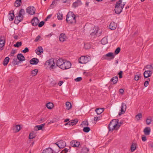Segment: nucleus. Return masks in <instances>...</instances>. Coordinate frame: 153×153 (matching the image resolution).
I'll return each mask as SVG.
<instances>
[{
	"label": "nucleus",
	"mask_w": 153,
	"mask_h": 153,
	"mask_svg": "<svg viewBox=\"0 0 153 153\" xmlns=\"http://www.w3.org/2000/svg\"><path fill=\"white\" fill-rule=\"evenodd\" d=\"M119 123L118 119L112 120L108 125L109 131L112 132L114 130H118L121 126Z\"/></svg>",
	"instance_id": "f257e3e1"
},
{
	"label": "nucleus",
	"mask_w": 153,
	"mask_h": 153,
	"mask_svg": "<svg viewBox=\"0 0 153 153\" xmlns=\"http://www.w3.org/2000/svg\"><path fill=\"white\" fill-rule=\"evenodd\" d=\"M66 21L71 25H75L76 23V16L72 12H69L66 15Z\"/></svg>",
	"instance_id": "f03ea898"
},
{
	"label": "nucleus",
	"mask_w": 153,
	"mask_h": 153,
	"mask_svg": "<svg viewBox=\"0 0 153 153\" xmlns=\"http://www.w3.org/2000/svg\"><path fill=\"white\" fill-rule=\"evenodd\" d=\"M25 60V58L24 56L21 53L18 54L17 58H14L13 59V61L12 62V63L14 65H18L19 62Z\"/></svg>",
	"instance_id": "7ed1b4c3"
},
{
	"label": "nucleus",
	"mask_w": 153,
	"mask_h": 153,
	"mask_svg": "<svg viewBox=\"0 0 153 153\" xmlns=\"http://www.w3.org/2000/svg\"><path fill=\"white\" fill-rule=\"evenodd\" d=\"M91 58L88 56H82L78 59L79 63L80 64H86L91 60Z\"/></svg>",
	"instance_id": "20e7f679"
},
{
	"label": "nucleus",
	"mask_w": 153,
	"mask_h": 153,
	"mask_svg": "<svg viewBox=\"0 0 153 153\" xmlns=\"http://www.w3.org/2000/svg\"><path fill=\"white\" fill-rule=\"evenodd\" d=\"M77 150L80 151V153H88L89 151V149L87 147H83L82 148V144L80 143L77 141Z\"/></svg>",
	"instance_id": "39448f33"
},
{
	"label": "nucleus",
	"mask_w": 153,
	"mask_h": 153,
	"mask_svg": "<svg viewBox=\"0 0 153 153\" xmlns=\"http://www.w3.org/2000/svg\"><path fill=\"white\" fill-rule=\"evenodd\" d=\"M46 65L49 66L50 69H52L56 68L55 61H54L53 58H51L47 61L45 63Z\"/></svg>",
	"instance_id": "423d86ee"
},
{
	"label": "nucleus",
	"mask_w": 153,
	"mask_h": 153,
	"mask_svg": "<svg viewBox=\"0 0 153 153\" xmlns=\"http://www.w3.org/2000/svg\"><path fill=\"white\" fill-rule=\"evenodd\" d=\"M71 64L70 62L65 60L61 69L63 70L68 69L71 68Z\"/></svg>",
	"instance_id": "0eeeda50"
},
{
	"label": "nucleus",
	"mask_w": 153,
	"mask_h": 153,
	"mask_svg": "<svg viewBox=\"0 0 153 153\" xmlns=\"http://www.w3.org/2000/svg\"><path fill=\"white\" fill-rule=\"evenodd\" d=\"M64 60L65 59L62 58H59L57 60H55V62H56V68L57 67H58L61 69L63 65Z\"/></svg>",
	"instance_id": "6e6552de"
},
{
	"label": "nucleus",
	"mask_w": 153,
	"mask_h": 153,
	"mask_svg": "<svg viewBox=\"0 0 153 153\" xmlns=\"http://www.w3.org/2000/svg\"><path fill=\"white\" fill-rule=\"evenodd\" d=\"M120 108V112L119 113V116L124 114L125 112L126 109V104L123 102H122L121 104Z\"/></svg>",
	"instance_id": "1a4fd4ad"
},
{
	"label": "nucleus",
	"mask_w": 153,
	"mask_h": 153,
	"mask_svg": "<svg viewBox=\"0 0 153 153\" xmlns=\"http://www.w3.org/2000/svg\"><path fill=\"white\" fill-rule=\"evenodd\" d=\"M35 8L33 6H29L27 8V12L30 15H33L35 13Z\"/></svg>",
	"instance_id": "9d476101"
},
{
	"label": "nucleus",
	"mask_w": 153,
	"mask_h": 153,
	"mask_svg": "<svg viewBox=\"0 0 153 153\" xmlns=\"http://www.w3.org/2000/svg\"><path fill=\"white\" fill-rule=\"evenodd\" d=\"M122 7H121L120 5L115 4L114 10L116 14H120L122 12Z\"/></svg>",
	"instance_id": "9b49d317"
},
{
	"label": "nucleus",
	"mask_w": 153,
	"mask_h": 153,
	"mask_svg": "<svg viewBox=\"0 0 153 153\" xmlns=\"http://www.w3.org/2000/svg\"><path fill=\"white\" fill-rule=\"evenodd\" d=\"M39 20L36 17H34L31 21V23L32 25L36 26L38 25L39 22Z\"/></svg>",
	"instance_id": "f8f14e48"
},
{
	"label": "nucleus",
	"mask_w": 153,
	"mask_h": 153,
	"mask_svg": "<svg viewBox=\"0 0 153 153\" xmlns=\"http://www.w3.org/2000/svg\"><path fill=\"white\" fill-rule=\"evenodd\" d=\"M152 71L151 70L145 71L143 73L145 79L148 78L151 76Z\"/></svg>",
	"instance_id": "ddd939ff"
},
{
	"label": "nucleus",
	"mask_w": 153,
	"mask_h": 153,
	"mask_svg": "<svg viewBox=\"0 0 153 153\" xmlns=\"http://www.w3.org/2000/svg\"><path fill=\"white\" fill-rule=\"evenodd\" d=\"M15 16L13 10L11 11L10 12L8 15V17L10 21H12L13 19Z\"/></svg>",
	"instance_id": "4468645a"
},
{
	"label": "nucleus",
	"mask_w": 153,
	"mask_h": 153,
	"mask_svg": "<svg viewBox=\"0 0 153 153\" xmlns=\"http://www.w3.org/2000/svg\"><path fill=\"white\" fill-rule=\"evenodd\" d=\"M65 146L66 143L64 141L62 140L59 141V143L58 144V146L60 149H62L64 148Z\"/></svg>",
	"instance_id": "2eb2a0df"
},
{
	"label": "nucleus",
	"mask_w": 153,
	"mask_h": 153,
	"mask_svg": "<svg viewBox=\"0 0 153 153\" xmlns=\"http://www.w3.org/2000/svg\"><path fill=\"white\" fill-rule=\"evenodd\" d=\"M117 26V24L114 22H111L109 26V28L111 30H115Z\"/></svg>",
	"instance_id": "dca6fc26"
},
{
	"label": "nucleus",
	"mask_w": 153,
	"mask_h": 153,
	"mask_svg": "<svg viewBox=\"0 0 153 153\" xmlns=\"http://www.w3.org/2000/svg\"><path fill=\"white\" fill-rule=\"evenodd\" d=\"M39 62V59L36 58H34L31 59L30 61V62L31 65H36Z\"/></svg>",
	"instance_id": "f3484780"
},
{
	"label": "nucleus",
	"mask_w": 153,
	"mask_h": 153,
	"mask_svg": "<svg viewBox=\"0 0 153 153\" xmlns=\"http://www.w3.org/2000/svg\"><path fill=\"white\" fill-rule=\"evenodd\" d=\"M38 49H36L35 51V52L38 55H40L43 52V49L41 46H39L38 48Z\"/></svg>",
	"instance_id": "a211bd4d"
},
{
	"label": "nucleus",
	"mask_w": 153,
	"mask_h": 153,
	"mask_svg": "<svg viewBox=\"0 0 153 153\" xmlns=\"http://www.w3.org/2000/svg\"><path fill=\"white\" fill-rule=\"evenodd\" d=\"M98 31V28L97 27H94L92 30H90L91 35L92 36L94 35L96 33H97Z\"/></svg>",
	"instance_id": "6ab92c4d"
},
{
	"label": "nucleus",
	"mask_w": 153,
	"mask_h": 153,
	"mask_svg": "<svg viewBox=\"0 0 153 153\" xmlns=\"http://www.w3.org/2000/svg\"><path fill=\"white\" fill-rule=\"evenodd\" d=\"M151 129L150 127H147L144 129L143 131L144 134L146 135H149L150 134Z\"/></svg>",
	"instance_id": "aec40b11"
},
{
	"label": "nucleus",
	"mask_w": 153,
	"mask_h": 153,
	"mask_svg": "<svg viewBox=\"0 0 153 153\" xmlns=\"http://www.w3.org/2000/svg\"><path fill=\"white\" fill-rule=\"evenodd\" d=\"M118 80V78L117 76L113 77L110 80V82H111L113 84H115L117 83Z\"/></svg>",
	"instance_id": "412c9836"
},
{
	"label": "nucleus",
	"mask_w": 153,
	"mask_h": 153,
	"mask_svg": "<svg viewBox=\"0 0 153 153\" xmlns=\"http://www.w3.org/2000/svg\"><path fill=\"white\" fill-rule=\"evenodd\" d=\"M105 110V108H97L95 110V111L96 112L97 114H100L102 113Z\"/></svg>",
	"instance_id": "4be33fe9"
},
{
	"label": "nucleus",
	"mask_w": 153,
	"mask_h": 153,
	"mask_svg": "<svg viewBox=\"0 0 153 153\" xmlns=\"http://www.w3.org/2000/svg\"><path fill=\"white\" fill-rule=\"evenodd\" d=\"M66 36L64 33H62L60 34L59 37V41L61 42H63L65 41Z\"/></svg>",
	"instance_id": "5701e85b"
},
{
	"label": "nucleus",
	"mask_w": 153,
	"mask_h": 153,
	"mask_svg": "<svg viewBox=\"0 0 153 153\" xmlns=\"http://www.w3.org/2000/svg\"><path fill=\"white\" fill-rule=\"evenodd\" d=\"M137 145L135 143H134V142L132 143L131 147V152H134L136 149V147Z\"/></svg>",
	"instance_id": "b1692460"
},
{
	"label": "nucleus",
	"mask_w": 153,
	"mask_h": 153,
	"mask_svg": "<svg viewBox=\"0 0 153 153\" xmlns=\"http://www.w3.org/2000/svg\"><path fill=\"white\" fill-rule=\"evenodd\" d=\"M25 14V11L23 9H21L19 11L18 16L19 18L22 17L23 18V15Z\"/></svg>",
	"instance_id": "393cba45"
},
{
	"label": "nucleus",
	"mask_w": 153,
	"mask_h": 153,
	"mask_svg": "<svg viewBox=\"0 0 153 153\" xmlns=\"http://www.w3.org/2000/svg\"><path fill=\"white\" fill-rule=\"evenodd\" d=\"M53 151L51 148H48L43 150L42 153H53Z\"/></svg>",
	"instance_id": "a878e982"
},
{
	"label": "nucleus",
	"mask_w": 153,
	"mask_h": 153,
	"mask_svg": "<svg viewBox=\"0 0 153 153\" xmlns=\"http://www.w3.org/2000/svg\"><path fill=\"white\" fill-rule=\"evenodd\" d=\"M21 127L20 125H16L13 126V130L16 132L19 131Z\"/></svg>",
	"instance_id": "bb28decb"
},
{
	"label": "nucleus",
	"mask_w": 153,
	"mask_h": 153,
	"mask_svg": "<svg viewBox=\"0 0 153 153\" xmlns=\"http://www.w3.org/2000/svg\"><path fill=\"white\" fill-rule=\"evenodd\" d=\"M46 106L47 107L48 109H51L53 108V105L52 103L49 102L46 104Z\"/></svg>",
	"instance_id": "cd10ccee"
},
{
	"label": "nucleus",
	"mask_w": 153,
	"mask_h": 153,
	"mask_svg": "<svg viewBox=\"0 0 153 153\" xmlns=\"http://www.w3.org/2000/svg\"><path fill=\"white\" fill-rule=\"evenodd\" d=\"M106 56H107V58L108 57H110V59H113L114 57V55L112 52H109L106 54Z\"/></svg>",
	"instance_id": "c85d7f7f"
},
{
	"label": "nucleus",
	"mask_w": 153,
	"mask_h": 153,
	"mask_svg": "<svg viewBox=\"0 0 153 153\" xmlns=\"http://www.w3.org/2000/svg\"><path fill=\"white\" fill-rule=\"evenodd\" d=\"M101 43L102 45H105L108 43L107 37H104L101 40Z\"/></svg>",
	"instance_id": "c756f323"
},
{
	"label": "nucleus",
	"mask_w": 153,
	"mask_h": 153,
	"mask_svg": "<svg viewBox=\"0 0 153 153\" xmlns=\"http://www.w3.org/2000/svg\"><path fill=\"white\" fill-rule=\"evenodd\" d=\"M22 3L21 0H16L15 3V6L16 7H19L21 5Z\"/></svg>",
	"instance_id": "7c9ffc66"
},
{
	"label": "nucleus",
	"mask_w": 153,
	"mask_h": 153,
	"mask_svg": "<svg viewBox=\"0 0 153 153\" xmlns=\"http://www.w3.org/2000/svg\"><path fill=\"white\" fill-rule=\"evenodd\" d=\"M9 58L8 57H6L3 62V64L4 65H6L8 63L9 61Z\"/></svg>",
	"instance_id": "2f4dec72"
},
{
	"label": "nucleus",
	"mask_w": 153,
	"mask_h": 153,
	"mask_svg": "<svg viewBox=\"0 0 153 153\" xmlns=\"http://www.w3.org/2000/svg\"><path fill=\"white\" fill-rule=\"evenodd\" d=\"M57 19L59 20H62L63 18V15L62 13L58 12L57 13Z\"/></svg>",
	"instance_id": "473e14b6"
},
{
	"label": "nucleus",
	"mask_w": 153,
	"mask_h": 153,
	"mask_svg": "<svg viewBox=\"0 0 153 153\" xmlns=\"http://www.w3.org/2000/svg\"><path fill=\"white\" fill-rule=\"evenodd\" d=\"M65 105H66V108L67 109L69 110L71 107V103L69 102H66V103Z\"/></svg>",
	"instance_id": "72a5a7b5"
},
{
	"label": "nucleus",
	"mask_w": 153,
	"mask_h": 153,
	"mask_svg": "<svg viewBox=\"0 0 153 153\" xmlns=\"http://www.w3.org/2000/svg\"><path fill=\"white\" fill-rule=\"evenodd\" d=\"M76 140H73L70 142V145L73 147H76Z\"/></svg>",
	"instance_id": "f704fd0d"
},
{
	"label": "nucleus",
	"mask_w": 153,
	"mask_h": 153,
	"mask_svg": "<svg viewBox=\"0 0 153 153\" xmlns=\"http://www.w3.org/2000/svg\"><path fill=\"white\" fill-rule=\"evenodd\" d=\"M90 130V129L89 127H85L83 129V131L85 133H88L89 132Z\"/></svg>",
	"instance_id": "c9c22d12"
},
{
	"label": "nucleus",
	"mask_w": 153,
	"mask_h": 153,
	"mask_svg": "<svg viewBox=\"0 0 153 153\" xmlns=\"http://www.w3.org/2000/svg\"><path fill=\"white\" fill-rule=\"evenodd\" d=\"M35 134L34 133V132H32L30 133L29 136V139H31L34 138L35 137Z\"/></svg>",
	"instance_id": "e433bc0d"
},
{
	"label": "nucleus",
	"mask_w": 153,
	"mask_h": 153,
	"mask_svg": "<svg viewBox=\"0 0 153 153\" xmlns=\"http://www.w3.org/2000/svg\"><path fill=\"white\" fill-rule=\"evenodd\" d=\"M91 48V45L88 43H86L84 44V48L86 49H88Z\"/></svg>",
	"instance_id": "4c0bfd02"
},
{
	"label": "nucleus",
	"mask_w": 153,
	"mask_h": 153,
	"mask_svg": "<svg viewBox=\"0 0 153 153\" xmlns=\"http://www.w3.org/2000/svg\"><path fill=\"white\" fill-rule=\"evenodd\" d=\"M45 123H43L40 125L36 126V127L38 128V130H40L42 129V128L45 125Z\"/></svg>",
	"instance_id": "58836bf2"
},
{
	"label": "nucleus",
	"mask_w": 153,
	"mask_h": 153,
	"mask_svg": "<svg viewBox=\"0 0 153 153\" xmlns=\"http://www.w3.org/2000/svg\"><path fill=\"white\" fill-rule=\"evenodd\" d=\"M19 16H16L15 18V20L14 21V22L15 23L18 24L19 22H20L21 21V20L20 19H19Z\"/></svg>",
	"instance_id": "ea45409f"
},
{
	"label": "nucleus",
	"mask_w": 153,
	"mask_h": 153,
	"mask_svg": "<svg viewBox=\"0 0 153 153\" xmlns=\"http://www.w3.org/2000/svg\"><path fill=\"white\" fill-rule=\"evenodd\" d=\"M22 45V42H18L16 43L14 45V46L15 47L18 48L20 46H21Z\"/></svg>",
	"instance_id": "a19ab883"
},
{
	"label": "nucleus",
	"mask_w": 153,
	"mask_h": 153,
	"mask_svg": "<svg viewBox=\"0 0 153 153\" xmlns=\"http://www.w3.org/2000/svg\"><path fill=\"white\" fill-rule=\"evenodd\" d=\"M76 119H75L74 120H71V122L70 121V126H72L76 124Z\"/></svg>",
	"instance_id": "79ce46f5"
},
{
	"label": "nucleus",
	"mask_w": 153,
	"mask_h": 153,
	"mask_svg": "<svg viewBox=\"0 0 153 153\" xmlns=\"http://www.w3.org/2000/svg\"><path fill=\"white\" fill-rule=\"evenodd\" d=\"M88 123L87 121H83L80 124L81 126H88Z\"/></svg>",
	"instance_id": "37998d69"
},
{
	"label": "nucleus",
	"mask_w": 153,
	"mask_h": 153,
	"mask_svg": "<svg viewBox=\"0 0 153 153\" xmlns=\"http://www.w3.org/2000/svg\"><path fill=\"white\" fill-rule=\"evenodd\" d=\"M38 72V70L37 69H35L31 71V74L33 75V76L36 75Z\"/></svg>",
	"instance_id": "c03bdc74"
},
{
	"label": "nucleus",
	"mask_w": 153,
	"mask_h": 153,
	"mask_svg": "<svg viewBox=\"0 0 153 153\" xmlns=\"http://www.w3.org/2000/svg\"><path fill=\"white\" fill-rule=\"evenodd\" d=\"M120 51V47H117L114 51V54L115 55L118 54Z\"/></svg>",
	"instance_id": "a18cd8bd"
},
{
	"label": "nucleus",
	"mask_w": 153,
	"mask_h": 153,
	"mask_svg": "<svg viewBox=\"0 0 153 153\" xmlns=\"http://www.w3.org/2000/svg\"><path fill=\"white\" fill-rule=\"evenodd\" d=\"M141 76L140 74L139 75H135L134 76V79L136 81H137L139 80V78H141Z\"/></svg>",
	"instance_id": "49530a36"
},
{
	"label": "nucleus",
	"mask_w": 153,
	"mask_h": 153,
	"mask_svg": "<svg viewBox=\"0 0 153 153\" xmlns=\"http://www.w3.org/2000/svg\"><path fill=\"white\" fill-rule=\"evenodd\" d=\"M142 117V114L141 113H139L136 116V118L137 120H139Z\"/></svg>",
	"instance_id": "de8ad7c7"
},
{
	"label": "nucleus",
	"mask_w": 153,
	"mask_h": 153,
	"mask_svg": "<svg viewBox=\"0 0 153 153\" xmlns=\"http://www.w3.org/2000/svg\"><path fill=\"white\" fill-rule=\"evenodd\" d=\"M16 53V50H12L10 52V55L11 56H13L14 54Z\"/></svg>",
	"instance_id": "09e8293b"
},
{
	"label": "nucleus",
	"mask_w": 153,
	"mask_h": 153,
	"mask_svg": "<svg viewBox=\"0 0 153 153\" xmlns=\"http://www.w3.org/2000/svg\"><path fill=\"white\" fill-rule=\"evenodd\" d=\"M44 24L45 22L43 21H42L39 23H38V25L39 27H41L44 25Z\"/></svg>",
	"instance_id": "8fccbe9b"
},
{
	"label": "nucleus",
	"mask_w": 153,
	"mask_h": 153,
	"mask_svg": "<svg viewBox=\"0 0 153 153\" xmlns=\"http://www.w3.org/2000/svg\"><path fill=\"white\" fill-rule=\"evenodd\" d=\"M152 121L151 119L147 118L146 121V123L147 125H149L150 124Z\"/></svg>",
	"instance_id": "3c124183"
},
{
	"label": "nucleus",
	"mask_w": 153,
	"mask_h": 153,
	"mask_svg": "<svg viewBox=\"0 0 153 153\" xmlns=\"http://www.w3.org/2000/svg\"><path fill=\"white\" fill-rule=\"evenodd\" d=\"M57 3V1H55V0H54L52 1V4H51L50 7L52 8H53L54 7L52 6L54 5L55 4H56Z\"/></svg>",
	"instance_id": "603ef678"
},
{
	"label": "nucleus",
	"mask_w": 153,
	"mask_h": 153,
	"mask_svg": "<svg viewBox=\"0 0 153 153\" xmlns=\"http://www.w3.org/2000/svg\"><path fill=\"white\" fill-rule=\"evenodd\" d=\"M29 51V49L27 47H26L25 48V49L22 51V52H23L24 53H26L27 52H28Z\"/></svg>",
	"instance_id": "864d4df0"
},
{
	"label": "nucleus",
	"mask_w": 153,
	"mask_h": 153,
	"mask_svg": "<svg viewBox=\"0 0 153 153\" xmlns=\"http://www.w3.org/2000/svg\"><path fill=\"white\" fill-rule=\"evenodd\" d=\"M5 41L0 38V45H2L3 46L4 45Z\"/></svg>",
	"instance_id": "5fc2aeb1"
},
{
	"label": "nucleus",
	"mask_w": 153,
	"mask_h": 153,
	"mask_svg": "<svg viewBox=\"0 0 153 153\" xmlns=\"http://www.w3.org/2000/svg\"><path fill=\"white\" fill-rule=\"evenodd\" d=\"M123 73V72L122 71H120L118 73V74L119 76V77L120 79H121L122 78V74Z\"/></svg>",
	"instance_id": "6e6d98bb"
},
{
	"label": "nucleus",
	"mask_w": 153,
	"mask_h": 153,
	"mask_svg": "<svg viewBox=\"0 0 153 153\" xmlns=\"http://www.w3.org/2000/svg\"><path fill=\"white\" fill-rule=\"evenodd\" d=\"M68 150V149L65 148L61 152V153H67Z\"/></svg>",
	"instance_id": "4d7b16f0"
},
{
	"label": "nucleus",
	"mask_w": 153,
	"mask_h": 153,
	"mask_svg": "<svg viewBox=\"0 0 153 153\" xmlns=\"http://www.w3.org/2000/svg\"><path fill=\"white\" fill-rule=\"evenodd\" d=\"M147 68L151 70H153V67L152 66V65H147L146 66Z\"/></svg>",
	"instance_id": "13d9d810"
},
{
	"label": "nucleus",
	"mask_w": 153,
	"mask_h": 153,
	"mask_svg": "<svg viewBox=\"0 0 153 153\" xmlns=\"http://www.w3.org/2000/svg\"><path fill=\"white\" fill-rule=\"evenodd\" d=\"M108 59L107 58V56H106V54L103 55L101 58V60H104L105 59Z\"/></svg>",
	"instance_id": "bf43d9fd"
},
{
	"label": "nucleus",
	"mask_w": 153,
	"mask_h": 153,
	"mask_svg": "<svg viewBox=\"0 0 153 153\" xmlns=\"http://www.w3.org/2000/svg\"><path fill=\"white\" fill-rule=\"evenodd\" d=\"M122 2V0H119V1L117 2L115 4L118 5H120V4H121Z\"/></svg>",
	"instance_id": "052dcab7"
},
{
	"label": "nucleus",
	"mask_w": 153,
	"mask_h": 153,
	"mask_svg": "<svg viewBox=\"0 0 153 153\" xmlns=\"http://www.w3.org/2000/svg\"><path fill=\"white\" fill-rule=\"evenodd\" d=\"M40 38H41V36L39 35L37 36L36 37V38L35 39L34 41L35 42H37L39 40V39Z\"/></svg>",
	"instance_id": "680f3d73"
},
{
	"label": "nucleus",
	"mask_w": 153,
	"mask_h": 153,
	"mask_svg": "<svg viewBox=\"0 0 153 153\" xmlns=\"http://www.w3.org/2000/svg\"><path fill=\"white\" fill-rule=\"evenodd\" d=\"M142 140L144 142L146 141L147 140L146 137L144 135L142 137Z\"/></svg>",
	"instance_id": "e2e57ef3"
},
{
	"label": "nucleus",
	"mask_w": 153,
	"mask_h": 153,
	"mask_svg": "<svg viewBox=\"0 0 153 153\" xmlns=\"http://www.w3.org/2000/svg\"><path fill=\"white\" fill-rule=\"evenodd\" d=\"M149 82L148 81H146L144 83V86L145 87L148 86L149 85Z\"/></svg>",
	"instance_id": "0e129e2a"
},
{
	"label": "nucleus",
	"mask_w": 153,
	"mask_h": 153,
	"mask_svg": "<svg viewBox=\"0 0 153 153\" xmlns=\"http://www.w3.org/2000/svg\"><path fill=\"white\" fill-rule=\"evenodd\" d=\"M82 3L80 0H77V6L78 5H81Z\"/></svg>",
	"instance_id": "69168bd1"
},
{
	"label": "nucleus",
	"mask_w": 153,
	"mask_h": 153,
	"mask_svg": "<svg viewBox=\"0 0 153 153\" xmlns=\"http://www.w3.org/2000/svg\"><path fill=\"white\" fill-rule=\"evenodd\" d=\"M119 92H120V93L121 94H123L124 92V90L122 89V88H121V89H120L119 90Z\"/></svg>",
	"instance_id": "338daca9"
},
{
	"label": "nucleus",
	"mask_w": 153,
	"mask_h": 153,
	"mask_svg": "<svg viewBox=\"0 0 153 153\" xmlns=\"http://www.w3.org/2000/svg\"><path fill=\"white\" fill-rule=\"evenodd\" d=\"M149 146L151 148H153V143H149Z\"/></svg>",
	"instance_id": "774afa93"
}]
</instances>
